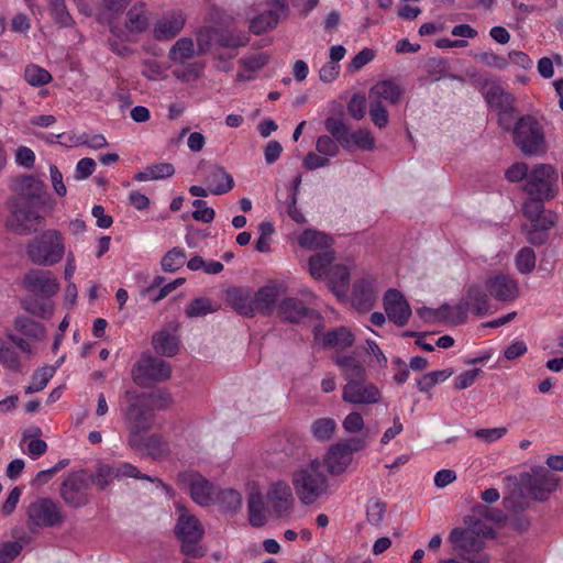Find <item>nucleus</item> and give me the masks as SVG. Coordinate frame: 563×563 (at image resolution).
Returning a JSON list of instances; mask_svg holds the SVG:
<instances>
[{
  "label": "nucleus",
  "mask_w": 563,
  "mask_h": 563,
  "mask_svg": "<svg viewBox=\"0 0 563 563\" xmlns=\"http://www.w3.org/2000/svg\"><path fill=\"white\" fill-rule=\"evenodd\" d=\"M548 200L530 199L523 205V214L529 219L533 231L547 232L554 225L553 216L545 213L544 202Z\"/></svg>",
  "instance_id": "nucleus-28"
},
{
  "label": "nucleus",
  "mask_w": 563,
  "mask_h": 563,
  "mask_svg": "<svg viewBox=\"0 0 563 563\" xmlns=\"http://www.w3.org/2000/svg\"><path fill=\"white\" fill-rule=\"evenodd\" d=\"M24 286L31 296L23 299L26 312L42 319H49L56 306L52 298L59 290V283L49 271L32 269L24 276Z\"/></svg>",
  "instance_id": "nucleus-2"
},
{
  "label": "nucleus",
  "mask_w": 563,
  "mask_h": 563,
  "mask_svg": "<svg viewBox=\"0 0 563 563\" xmlns=\"http://www.w3.org/2000/svg\"><path fill=\"white\" fill-rule=\"evenodd\" d=\"M177 509L179 516L176 526H174V532L180 541L181 553L192 558H202L205 555V549L200 545L205 534L202 523L183 506L177 505Z\"/></svg>",
  "instance_id": "nucleus-9"
},
{
  "label": "nucleus",
  "mask_w": 563,
  "mask_h": 563,
  "mask_svg": "<svg viewBox=\"0 0 563 563\" xmlns=\"http://www.w3.org/2000/svg\"><path fill=\"white\" fill-rule=\"evenodd\" d=\"M170 365L161 358H155L144 353L133 367V380L142 387L150 386L153 382H164L170 377Z\"/></svg>",
  "instance_id": "nucleus-14"
},
{
  "label": "nucleus",
  "mask_w": 563,
  "mask_h": 563,
  "mask_svg": "<svg viewBox=\"0 0 563 563\" xmlns=\"http://www.w3.org/2000/svg\"><path fill=\"white\" fill-rule=\"evenodd\" d=\"M177 484L189 492L190 498L201 507L214 504L219 487L213 486L201 474L195 471H185L178 474Z\"/></svg>",
  "instance_id": "nucleus-13"
},
{
  "label": "nucleus",
  "mask_w": 563,
  "mask_h": 563,
  "mask_svg": "<svg viewBox=\"0 0 563 563\" xmlns=\"http://www.w3.org/2000/svg\"><path fill=\"white\" fill-rule=\"evenodd\" d=\"M16 329L26 338H32L35 341H42L47 335V330L41 322L27 318L18 319Z\"/></svg>",
  "instance_id": "nucleus-50"
},
{
  "label": "nucleus",
  "mask_w": 563,
  "mask_h": 563,
  "mask_svg": "<svg viewBox=\"0 0 563 563\" xmlns=\"http://www.w3.org/2000/svg\"><path fill=\"white\" fill-rule=\"evenodd\" d=\"M176 332L177 324H174L170 328H163L155 333L152 338L154 351L167 357L176 355L179 351V340Z\"/></svg>",
  "instance_id": "nucleus-32"
},
{
  "label": "nucleus",
  "mask_w": 563,
  "mask_h": 563,
  "mask_svg": "<svg viewBox=\"0 0 563 563\" xmlns=\"http://www.w3.org/2000/svg\"><path fill=\"white\" fill-rule=\"evenodd\" d=\"M342 428L347 434H357L365 428V420L358 411H351L343 418Z\"/></svg>",
  "instance_id": "nucleus-58"
},
{
  "label": "nucleus",
  "mask_w": 563,
  "mask_h": 563,
  "mask_svg": "<svg viewBox=\"0 0 563 563\" xmlns=\"http://www.w3.org/2000/svg\"><path fill=\"white\" fill-rule=\"evenodd\" d=\"M466 523L467 528H455L448 537L453 550L460 552L464 562L488 563L489 556L482 548L486 539L494 538V530L479 520L470 519Z\"/></svg>",
  "instance_id": "nucleus-3"
},
{
  "label": "nucleus",
  "mask_w": 563,
  "mask_h": 563,
  "mask_svg": "<svg viewBox=\"0 0 563 563\" xmlns=\"http://www.w3.org/2000/svg\"><path fill=\"white\" fill-rule=\"evenodd\" d=\"M186 21L187 16L180 10L165 12L154 22L153 37L158 41H169L180 33Z\"/></svg>",
  "instance_id": "nucleus-22"
},
{
  "label": "nucleus",
  "mask_w": 563,
  "mask_h": 563,
  "mask_svg": "<svg viewBox=\"0 0 563 563\" xmlns=\"http://www.w3.org/2000/svg\"><path fill=\"white\" fill-rule=\"evenodd\" d=\"M266 500L260 492L250 494L247 500L249 521L254 527H262L266 521Z\"/></svg>",
  "instance_id": "nucleus-43"
},
{
  "label": "nucleus",
  "mask_w": 563,
  "mask_h": 563,
  "mask_svg": "<svg viewBox=\"0 0 563 563\" xmlns=\"http://www.w3.org/2000/svg\"><path fill=\"white\" fill-rule=\"evenodd\" d=\"M26 254L32 263L41 266H53L66 254L65 238L55 229L42 231L26 245Z\"/></svg>",
  "instance_id": "nucleus-8"
},
{
  "label": "nucleus",
  "mask_w": 563,
  "mask_h": 563,
  "mask_svg": "<svg viewBox=\"0 0 563 563\" xmlns=\"http://www.w3.org/2000/svg\"><path fill=\"white\" fill-rule=\"evenodd\" d=\"M336 423L333 418H317L310 424V432L317 441H329L332 439Z\"/></svg>",
  "instance_id": "nucleus-48"
},
{
  "label": "nucleus",
  "mask_w": 563,
  "mask_h": 563,
  "mask_svg": "<svg viewBox=\"0 0 563 563\" xmlns=\"http://www.w3.org/2000/svg\"><path fill=\"white\" fill-rule=\"evenodd\" d=\"M27 518L38 527H53L65 521L60 506L48 498L34 500L27 508Z\"/></svg>",
  "instance_id": "nucleus-18"
},
{
  "label": "nucleus",
  "mask_w": 563,
  "mask_h": 563,
  "mask_svg": "<svg viewBox=\"0 0 563 563\" xmlns=\"http://www.w3.org/2000/svg\"><path fill=\"white\" fill-rule=\"evenodd\" d=\"M125 30L129 34L144 33L151 22H148L147 7L143 1H136L129 7L125 15Z\"/></svg>",
  "instance_id": "nucleus-33"
},
{
  "label": "nucleus",
  "mask_w": 563,
  "mask_h": 563,
  "mask_svg": "<svg viewBox=\"0 0 563 563\" xmlns=\"http://www.w3.org/2000/svg\"><path fill=\"white\" fill-rule=\"evenodd\" d=\"M195 208L192 217L198 222L210 223L214 219V210L207 206L203 200H195L192 202Z\"/></svg>",
  "instance_id": "nucleus-64"
},
{
  "label": "nucleus",
  "mask_w": 563,
  "mask_h": 563,
  "mask_svg": "<svg viewBox=\"0 0 563 563\" xmlns=\"http://www.w3.org/2000/svg\"><path fill=\"white\" fill-rule=\"evenodd\" d=\"M16 195L11 203L7 225L10 231L25 235L36 230L44 220L41 209L49 201L44 183L33 176L15 179L13 186Z\"/></svg>",
  "instance_id": "nucleus-1"
},
{
  "label": "nucleus",
  "mask_w": 563,
  "mask_h": 563,
  "mask_svg": "<svg viewBox=\"0 0 563 563\" xmlns=\"http://www.w3.org/2000/svg\"><path fill=\"white\" fill-rule=\"evenodd\" d=\"M297 243L299 247L317 253L332 251L333 238L323 231L307 229L298 234Z\"/></svg>",
  "instance_id": "nucleus-34"
},
{
  "label": "nucleus",
  "mask_w": 563,
  "mask_h": 563,
  "mask_svg": "<svg viewBox=\"0 0 563 563\" xmlns=\"http://www.w3.org/2000/svg\"><path fill=\"white\" fill-rule=\"evenodd\" d=\"M382 390L367 378L345 380L342 400L354 406H372L382 400Z\"/></svg>",
  "instance_id": "nucleus-15"
},
{
  "label": "nucleus",
  "mask_w": 563,
  "mask_h": 563,
  "mask_svg": "<svg viewBox=\"0 0 563 563\" xmlns=\"http://www.w3.org/2000/svg\"><path fill=\"white\" fill-rule=\"evenodd\" d=\"M178 65L180 67L173 70V76L181 82H195L200 76H202L205 69V63L202 62Z\"/></svg>",
  "instance_id": "nucleus-46"
},
{
  "label": "nucleus",
  "mask_w": 563,
  "mask_h": 563,
  "mask_svg": "<svg viewBox=\"0 0 563 563\" xmlns=\"http://www.w3.org/2000/svg\"><path fill=\"white\" fill-rule=\"evenodd\" d=\"M228 303L238 313L252 317L257 313L254 291L247 287H233L227 290Z\"/></svg>",
  "instance_id": "nucleus-29"
},
{
  "label": "nucleus",
  "mask_w": 563,
  "mask_h": 563,
  "mask_svg": "<svg viewBox=\"0 0 563 563\" xmlns=\"http://www.w3.org/2000/svg\"><path fill=\"white\" fill-rule=\"evenodd\" d=\"M334 364L341 371L344 382L366 377V367L354 354L336 355Z\"/></svg>",
  "instance_id": "nucleus-38"
},
{
  "label": "nucleus",
  "mask_w": 563,
  "mask_h": 563,
  "mask_svg": "<svg viewBox=\"0 0 563 563\" xmlns=\"http://www.w3.org/2000/svg\"><path fill=\"white\" fill-rule=\"evenodd\" d=\"M264 499L267 508L278 516L289 512L294 504L291 487L287 481L276 479L268 484Z\"/></svg>",
  "instance_id": "nucleus-20"
},
{
  "label": "nucleus",
  "mask_w": 563,
  "mask_h": 563,
  "mask_svg": "<svg viewBox=\"0 0 563 563\" xmlns=\"http://www.w3.org/2000/svg\"><path fill=\"white\" fill-rule=\"evenodd\" d=\"M268 57L265 53H256L240 59V70L236 75L239 81H251L256 78L257 71L265 67Z\"/></svg>",
  "instance_id": "nucleus-41"
},
{
  "label": "nucleus",
  "mask_w": 563,
  "mask_h": 563,
  "mask_svg": "<svg viewBox=\"0 0 563 563\" xmlns=\"http://www.w3.org/2000/svg\"><path fill=\"white\" fill-rule=\"evenodd\" d=\"M558 173L551 164H536L523 183V192L530 199L551 200L558 194Z\"/></svg>",
  "instance_id": "nucleus-10"
},
{
  "label": "nucleus",
  "mask_w": 563,
  "mask_h": 563,
  "mask_svg": "<svg viewBox=\"0 0 563 563\" xmlns=\"http://www.w3.org/2000/svg\"><path fill=\"white\" fill-rule=\"evenodd\" d=\"M369 118L378 129L386 128L388 124V112L386 106L379 102H369L368 106Z\"/></svg>",
  "instance_id": "nucleus-59"
},
{
  "label": "nucleus",
  "mask_w": 563,
  "mask_h": 563,
  "mask_svg": "<svg viewBox=\"0 0 563 563\" xmlns=\"http://www.w3.org/2000/svg\"><path fill=\"white\" fill-rule=\"evenodd\" d=\"M114 477V470L112 465L101 464L97 467L92 483L100 489L106 488L110 485Z\"/></svg>",
  "instance_id": "nucleus-62"
},
{
  "label": "nucleus",
  "mask_w": 563,
  "mask_h": 563,
  "mask_svg": "<svg viewBox=\"0 0 563 563\" xmlns=\"http://www.w3.org/2000/svg\"><path fill=\"white\" fill-rule=\"evenodd\" d=\"M284 8L285 0H266L258 3L255 9L258 12L257 15L250 19V31L260 35L267 30H273L279 22Z\"/></svg>",
  "instance_id": "nucleus-17"
},
{
  "label": "nucleus",
  "mask_w": 563,
  "mask_h": 563,
  "mask_svg": "<svg viewBox=\"0 0 563 563\" xmlns=\"http://www.w3.org/2000/svg\"><path fill=\"white\" fill-rule=\"evenodd\" d=\"M402 97V89L399 84L394 80L386 79L378 81L368 91L369 102H378L380 104H397Z\"/></svg>",
  "instance_id": "nucleus-30"
},
{
  "label": "nucleus",
  "mask_w": 563,
  "mask_h": 563,
  "mask_svg": "<svg viewBox=\"0 0 563 563\" xmlns=\"http://www.w3.org/2000/svg\"><path fill=\"white\" fill-rule=\"evenodd\" d=\"M205 183L212 195L228 194L234 185L231 174L216 165L207 172Z\"/></svg>",
  "instance_id": "nucleus-35"
},
{
  "label": "nucleus",
  "mask_w": 563,
  "mask_h": 563,
  "mask_svg": "<svg viewBox=\"0 0 563 563\" xmlns=\"http://www.w3.org/2000/svg\"><path fill=\"white\" fill-rule=\"evenodd\" d=\"M23 545L19 541H7L0 544V563H10L22 552Z\"/></svg>",
  "instance_id": "nucleus-63"
},
{
  "label": "nucleus",
  "mask_w": 563,
  "mask_h": 563,
  "mask_svg": "<svg viewBox=\"0 0 563 563\" xmlns=\"http://www.w3.org/2000/svg\"><path fill=\"white\" fill-rule=\"evenodd\" d=\"M344 151H374V134L366 128H360L356 131H350L340 142Z\"/></svg>",
  "instance_id": "nucleus-36"
},
{
  "label": "nucleus",
  "mask_w": 563,
  "mask_h": 563,
  "mask_svg": "<svg viewBox=\"0 0 563 563\" xmlns=\"http://www.w3.org/2000/svg\"><path fill=\"white\" fill-rule=\"evenodd\" d=\"M314 339L317 344L335 351H343L354 342V336L346 328H336L324 333L317 332Z\"/></svg>",
  "instance_id": "nucleus-31"
},
{
  "label": "nucleus",
  "mask_w": 563,
  "mask_h": 563,
  "mask_svg": "<svg viewBox=\"0 0 563 563\" xmlns=\"http://www.w3.org/2000/svg\"><path fill=\"white\" fill-rule=\"evenodd\" d=\"M477 59H479V62L486 67H493L498 70H504L508 67V59L495 52H481L477 55Z\"/></svg>",
  "instance_id": "nucleus-61"
},
{
  "label": "nucleus",
  "mask_w": 563,
  "mask_h": 563,
  "mask_svg": "<svg viewBox=\"0 0 563 563\" xmlns=\"http://www.w3.org/2000/svg\"><path fill=\"white\" fill-rule=\"evenodd\" d=\"M384 308L387 318L396 324L402 327L409 321L411 309L401 292L395 289L387 290L384 296Z\"/></svg>",
  "instance_id": "nucleus-26"
},
{
  "label": "nucleus",
  "mask_w": 563,
  "mask_h": 563,
  "mask_svg": "<svg viewBox=\"0 0 563 563\" xmlns=\"http://www.w3.org/2000/svg\"><path fill=\"white\" fill-rule=\"evenodd\" d=\"M278 313L284 320L290 322H299L305 319L308 313L307 307L296 298H286L278 306Z\"/></svg>",
  "instance_id": "nucleus-42"
},
{
  "label": "nucleus",
  "mask_w": 563,
  "mask_h": 563,
  "mask_svg": "<svg viewBox=\"0 0 563 563\" xmlns=\"http://www.w3.org/2000/svg\"><path fill=\"white\" fill-rule=\"evenodd\" d=\"M485 287L489 296L499 301H512L518 296V284L511 275L503 273L486 277Z\"/></svg>",
  "instance_id": "nucleus-24"
},
{
  "label": "nucleus",
  "mask_w": 563,
  "mask_h": 563,
  "mask_svg": "<svg viewBox=\"0 0 563 563\" xmlns=\"http://www.w3.org/2000/svg\"><path fill=\"white\" fill-rule=\"evenodd\" d=\"M113 470H115V478H118V479H120V478H146L153 483H156V487H161L162 490L169 497L174 496V490L172 489L170 486L165 485L158 478L142 476V474L136 470V467L133 464H130L128 462L119 463L118 465L113 466Z\"/></svg>",
  "instance_id": "nucleus-44"
},
{
  "label": "nucleus",
  "mask_w": 563,
  "mask_h": 563,
  "mask_svg": "<svg viewBox=\"0 0 563 563\" xmlns=\"http://www.w3.org/2000/svg\"><path fill=\"white\" fill-rule=\"evenodd\" d=\"M133 0H101L96 15L101 23L111 25L125 12Z\"/></svg>",
  "instance_id": "nucleus-40"
},
{
  "label": "nucleus",
  "mask_w": 563,
  "mask_h": 563,
  "mask_svg": "<svg viewBox=\"0 0 563 563\" xmlns=\"http://www.w3.org/2000/svg\"><path fill=\"white\" fill-rule=\"evenodd\" d=\"M486 102L490 109L497 112V122L499 128L509 130L515 113V97L512 93L504 90L499 86H494L487 90Z\"/></svg>",
  "instance_id": "nucleus-16"
},
{
  "label": "nucleus",
  "mask_w": 563,
  "mask_h": 563,
  "mask_svg": "<svg viewBox=\"0 0 563 563\" xmlns=\"http://www.w3.org/2000/svg\"><path fill=\"white\" fill-rule=\"evenodd\" d=\"M219 309L218 306H214L211 299L207 298H198L194 299L186 307V314L188 318H198L203 317L209 313H213Z\"/></svg>",
  "instance_id": "nucleus-53"
},
{
  "label": "nucleus",
  "mask_w": 563,
  "mask_h": 563,
  "mask_svg": "<svg viewBox=\"0 0 563 563\" xmlns=\"http://www.w3.org/2000/svg\"><path fill=\"white\" fill-rule=\"evenodd\" d=\"M0 363L10 371L18 372L20 369V360L13 347L0 339Z\"/></svg>",
  "instance_id": "nucleus-56"
},
{
  "label": "nucleus",
  "mask_w": 563,
  "mask_h": 563,
  "mask_svg": "<svg viewBox=\"0 0 563 563\" xmlns=\"http://www.w3.org/2000/svg\"><path fill=\"white\" fill-rule=\"evenodd\" d=\"M221 508L227 510H239L242 505L241 494L232 488H220L216 493V500Z\"/></svg>",
  "instance_id": "nucleus-52"
},
{
  "label": "nucleus",
  "mask_w": 563,
  "mask_h": 563,
  "mask_svg": "<svg viewBox=\"0 0 563 563\" xmlns=\"http://www.w3.org/2000/svg\"><path fill=\"white\" fill-rule=\"evenodd\" d=\"M316 150L323 156L335 157L340 153L338 142L329 135H321L316 142Z\"/></svg>",
  "instance_id": "nucleus-60"
},
{
  "label": "nucleus",
  "mask_w": 563,
  "mask_h": 563,
  "mask_svg": "<svg viewBox=\"0 0 563 563\" xmlns=\"http://www.w3.org/2000/svg\"><path fill=\"white\" fill-rule=\"evenodd\" d=\"M559 484V478L545 468L533 471L526 483V489L533 500H545L550 494L554 493Z\"/></svg>",
  "instance_id": "nucleus-25"
},
{
  "label": "nucleus",
  "mask_w": 563,
  "mask_h": 563,
  "mask_svg": "<svg viewBox=\"0 0 563 563\" xmlns=\"http://www.w3.org/2000/svg\"><path fill=\"white\" fill-rule=\"evenodd\" d=\"M195 37V45L203 55L210 52L213 43L230 48L246 46L249 43V36L245 33L233 34L209 25L197 29Z\"/></svg>",
  "instance_id": "nucleus-12"
},
{
  "label": "nucleus",
  "mask_w": 563,
  "mask_h": 563,
  "mask_svg": "<svg viewBox=\"0 0 563 563\" xmlns=\"http://www.w3.org/2000/svg\"><path fill=\"white\" fill-rule=\"evenodd\" d=\"M125 399L128 406L123 411L129 429V444L137 448L144 443V434L153 426L154 411L144 394L128 390Z\"/></svg>",
  "instance_id": "nucleus-7"
},
{
  "label": "nucleus",
  "mask_w": 563,
  "mask_h": 563,
  "mask_svg": "<svg viewBox=\"0 0 563 563\" xmlns=\"http://www.w3.org/2000/svg\"><path fill=\"white\" fill-rule=\"evenodd\" d=\"M133 449L151 456H163L168 452V445L159 435L147 437L146 433L144 434V443Z\"/></svg>",
  "instance_id": "nucleus-51"
},
{
  "label": "nucleus",
  "mask_w": 563,
  "mask_h": 563,
  "mask_svg": "<svg viewBox=\"0 0 563 563\" xmlns=\"http://www.w3.org/2000/svg\"><path fill=\"white\" fill-rule=\"evenodd\" d=\"M287 291V286L279 280H272L254 292L257 313L271 314L276 307V300Z\"/></svg>",
  "instance_id": "nucleus-27"
},
{
  "label": "nucleus",
  "mask_w": 563,
  "mask_h": 563,
  "mask_svg": "<svg viewBox=\"0 0 563 563\" xmlns=\"http://www.w3.org/2000/svg\"><path fill=\"white\" fill-rule=\"evenodd\" d=\"M354 264L351 260L336 262L330 268V273L322 279L336 298L343 299L350 289V276Z\"/></svg>",
  "instance_id": "nucleus-23"
},
{
  "label": "nucleus",
  "mask_w": 563,
  "mask_h": 563,
  "mask_svg": "<svg viewBox=\"0 0 563 563\" xmlns=\"http://www.w3.org/2000/svg\"><path fill=\"white\" fill-rule=\"evenodd\" d=\"M56 372L57 366L48 365H44L36 369L32 376L31 384L25 387V394L31 395L44 389Z\"/></svg>",
  "instance_id": "nucleus-45"
},
{
  "label": "nucleus",
  "mask_w": 563,
  "mask_h": 563,
  "mask_svg": "<svg viewBox=\"0 0 563 563\" xmlns=\"http://www.w3.org/2000/svg\"><path fill=\"white\" fill-rule=\"evenodd\" d=\"M489 294L481 284H471L466 295L454 306L444 305L435 310L434 319L445 322L462 323L467 320L470 312L477 316L487 314L489 311Z\"/></svg>",
  "instance_id": "nucleus-6"
},
{
  "label": "nucleus",
  "mask_w": 563,
  "mask_h": 563,
  "mask_svg": "<svg viewBox=\"0 0 563 563\" xmlns=\"http://www.w3.org/2000/svg\"><path fill=\"white\" fill-rule=\"evenodd\" d=\"M62 500L70 508H82L88 504L87 479L84 472H77L66 477L59 492Z\"/></svg>",
  "instance_id": "nucleus-19"
},
{
  "label": "nucleus",
  "mask_w": 563,
  "mask_h": 563,
  "mask_svg": "<svg viewBox=\"0 0 563 563\" xmlns=\"http://www.w3.org/2000/svg\"><path fill=\"white\" fill-rule=\"evenodd\" d=\"M291 485L301 504L310 506L329 492V481L322 470V462L313 459L301 463L291 473Z\"/></svg>",
  "instance_id": "nucleus-4"
},
{
  "label": "nucleus",
  "mask_w": 563,
  "mask_h": 563,
  "mask_svg": "<svg viewBox=\"0 0 563 563\" xmlns=\"http://www.w3.org/2000/svg\"><path fill=\"white\" fill-rule=\"evenodd\" d=\"M537 265V255L533 250L525 246L515 255V267L522 275L530 274Z\"/></svg>",
  "instance_id": "nucleus-49"
},
{
  "label": "nucleus",
  "mask_w": 563,
  "mask_h": 563,
  "mask_svg": "<svg viewBox=\"0 0 563 563\" xmlns=\"http://www.w3.org/2000/svg\"><path fill=\"white\" fill-rule=\"evenodd\" d=\"M24 79L27 84L40 87L49 84L52 75L41 66L27 65L24 70Z\"/></svg>",
  "instance_id": "nucleus-54"
},
{
  "label": "nucleus",
  "mask_w": 563,
  "mask_h": 563,
  "mask_svg": "<svg viewBox=\"0 0 563 563\" xmlns=\"http://www.w3.org/2000/svg\"><path fill=\"white\" fill-rule=\"evenodd\" d=\"M379 286L373 275H364L353 284L352 305L360 311L372 309L377 299Z\"/></svg>",
  "instance_id": "nucleus-21"
},
{
  "label": "nucleus",
  "mask_w": 563,
  "mask_h": 563,
  "mask_svg": "<svg viewBox=\"0 0 563 563\" xmlns=\"http://www.w3.org/2000/svg\"><path fill=\"white\" fill-rule=\"evenodd\" d=\"M186 262V253L180 247H173L162 258V269L175 272Z\"/></svg>",
  "instance_id": "nucleus-55"
},
{
  "label": "nucleus",
  "mask_w": 563,
  "mask_h": 563,
  "mask_svg": "<svg viewBox=\"0 0 563 563\" xmlns=\"http://www.w3.org/2000/svg\"><path fill=\"white\" fill-rule=\"evenodd\" d=\"M366 446L364 438H352L334 443L323 455L322 467L325 466L328 474L339 476L345 473L353 457V452Z\"/></svg>",
  "instance_id": "nucleus-11"
},
{
  "label": "nucleus",
  "mask_w": 563,
  "mask_h": 563,
  "mask_svg": "<svg viewBox=\"0 0 563 563\" xmlns=\"http://www.w3.org/2000/svg\"><path fill=\"white\" fill-rule=\"evenodd\" d=\"M195 44L194 37H180L174 43L168 52L169 60L174 64H184L197 56H202Z\"/></svg>",
  "instance_id": "nucleus-37"
},
{
  "label": "nucleus",
  "mask_w": 563,
  "mask_h": 563,
  "mask_svg": "<svg viewBox=\"0 0 563 563\" xmlns=\"http://www.w3.org/2000/svg\"><path fill=\"white\" fill-rule=\"evenodd\" d=\"M324 128L328 133L332 135V137L336 142H341L346 134L350 133L349 126L345 124V122L339 118H328L324 121Z\"/></svg>",
  "instance_id": "nucleus-57"
},
{
  "label": "nucleus",
  "mask_w": 563,
  "mask_h": 563,
  "mask_svg": "<svg viewBox=\"0 0 563 563\" xmlns=\"http://www.w3.org/2000/svg\"><path fill=\"white\" fill-rule=\"evenodd\" d=\"M334 261L335 255L333 251H324L313 254L307 262L309 275L316 280H322L329 273V269H331V266L336 263Z\"/></svg>",
  "instance_id": "nucleus-39"
},
{
  "label": "nucleus",
  "mask_w": 563,
  "mask_h": 563,
  "mask_svg": "<svg viewBox=\"0 0 563 563\" xmlns=\"http://www.w3.org/2000/svg\"><path fill=\"white\" fill-rule=\"evenodd\" d=\"M174 174V167L172 164L161 163L147 166L144 172H139L135 175L137 181H146L153 179L168 178Z\"/></svg>",
  "instance_id": "nucleus-47"
},
{
  "label": "nucleus",
  "mask_w": 563,
  "mask_h": 563,
  "mask_svg": "<svg viewBox=\"0 0 563 563\" xmlns=\"http://www.w3.org/2000/svg\"><path fill=\"white\" fill-rule=\"evenodd\" d=\"M512 142L526 156H541L548 151L544 120L533 114H523L515 122L510 130Z\"/></svg>",
  "instance_id": "nucleus-5"
}]
</instances>
